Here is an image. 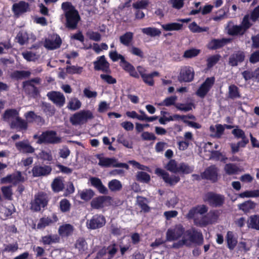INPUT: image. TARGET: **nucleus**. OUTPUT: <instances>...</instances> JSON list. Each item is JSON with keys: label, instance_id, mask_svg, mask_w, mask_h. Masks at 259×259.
<instances>
[{"label": "nucleus", "instance_id": "f257e3e1", "mask_svg": "<svg viewBox=\"0 0 259 259\" xmlns=\"http://www.w3.org/2000/svg\"><path fill=\"white\" fill-rule=\"evenodd\" d=\"M183 238L174 243L172 247L174 248H180L183 246H190L192 243H196L201 244L203 242L202 234L196 230H189L186 231Z\"/></svg>", "mask_w": 259, "mask_h": 259}, {"label": "nucleus", "instance_id": "f03ea898", "mask_svg": "<svg viewBox=\"0 0 259 259\" xmlns=\"http://www.w3.org/2000/svg\"><path fill=\"white\" fill-rule=\"evenodd\" d=\"M61 7L66 19V27L71 29H75L80 18L78 12L69 2L63 3Z\"/></svg>", "mask_w": 259, "mask_h": 259}, {"label": "nucleus", "instance_id": "7ed1b4c3", "mask_svg": "<svg viewBox=\"0 0 259 259\" xmlns=\"http://www.w3.org/2000/svg\"><path fill=\"white\" fill-rule=\"evenodd\" d=\"M94 118L93 113L91 110H82L72 115L70 120L73 125H82Z\"/></svg>", "mask_w": 259, "mask_h": 259}, {"label": "nucleus", "instance_id": "20e7f679", "mask_svg": "<svg viewBox=\"0 0 259 259\" xmlns=\"http://www.w3.org/2000/svg\"><path fill=\"white\" fill-rule=\"evenodd\" d=\"M183 225L178 224L169 228L166 233V239L168 241H173L183 238L186 233Z\"/></svg>", "mask_w": 259, "mask_h": 259}, {"label": "nucleus", "instance_id": "39448f33", "mask_svg": "<svg viewBox=\"0 0 259 259\" xmlns=\"http://www.w3.org/2000/svg\"><path fill=\"white\" fill-rule=\"evenodd\" d=\"M48 203L47 197L44 193H38L34 196V200L31 202V208L32 210L38 211L41 208L45 207Z\"/></svg>", "mask_w": 259, "mask_h": 259}, {"label": "nucleus", "instance_id": "423d86ee", "mask_svg": "<svg viewBox=\"0 0 259 259\" xmlns=\"http://www.w3.org/2000/svg\"><path fill=\"white\" fill-rule=\"evenodd\" d=\"M91 204L93 208L99 209L105 206L113 205V200L110 196H100L94 198L92 201Z\"/></svg>", "mask_w": 259, "mask_h": 259}, {"label": "nucleus", "instance_id": "0eeeda50", "mask_svg": "<svg viewBox=\"0 0 259 259\" xmlns=\"http://www.w3.org/2000/svg\"><path fill=\"white\" fill-rule=\"evenodd\" d=\"M99 165L103 167H124L129 168L126 163H119L115 158L101 157L99 158Z\"/></svg>", "mask_w": 259, "mask_h": 259}, {"label": "nucleus", "instance_id": "6e6552de", "mask_svg": "<svg viewBox=\"0 0 259 259\" xmlns=\"http://www.w3.org/2000/svg\"><path fill=\"white\" fill-rule=\"evenodd\" d=\"M214 77L207 78L196 91L197 96L200 98H204L214 84Z\"/></svg>", "mask_w": 259, "mask_h": 259}, {"label": "nucleus", "instance_id": "1a4fd4ad", "mask_svg": "<svg viewBox=\"0 0 259 259\" xmlns=\"http://www.w3.org/2000/svg\"><path fill=\"white\" fill-rule=\"evenodd\" d=\"M61 142V138L57 137L56 133L53 131H48L43 133L39 137L37 143H59Z\"/></svg>", "mask_w": 259, "mask_h": 259}, {"label": "nucleus", "instance_id": "9d476101", "mask_svg": "<svg viewBox=\"0 0 259 259\" xmlns=\"http://www.w3.org/2000/svg\"><path fill=\"white\" fill-rule=\"evenodd\" d=\"M155 172L158 176L161 177L166 183L171 186L176 185L180 180L179 176L176 175L170 176L165 170L159 168H157Z\"/></svg>", "mask_w": 259, "mask_h": 259}, {"label": "nucleus", "instance_id": "9b49d317", "mask_svg": "<svg viewBox=\"0 0 259 259\" xmlns=\"http://www.w3.org/2000/svg\"><path fill=\"white\" fill-rule=\"evenodd\" d=\"M220 215L219 211H210L207 214L202 217L200 221H195V224L201 226L215 223Z\"/></svg>", "mask_w": 259, "mask_h": 259}, {"label": "nucleus", "instance_id": "f8f14e48", "mask_svg": "<svg viewBox=\"0 0 259 259\" xmlns=\"http://www.w3.org/2000/svg\"><path fill=\"white\" fill-rule=\"evenodd\" d=\"M106 220L105 218L101 215H95L93 218L88 220L86 225L88 229H96L102 227L105 225Z\"/></svg>", "mask_w": 259, "mask_h": 259}, {"label": "nucleus", "instance_id": "ddd939ff", "mask_svg": "<svg viewBox=\"0 0 259 259\" xmlns=\"http://www.w3.org/2000/svg\"><path fill=\"white\" fill-rule=\"evenodd\" d=\"M205 201L213 206H221L224 201V197L222 195L212 193H207L204 198Z\"/></svg>", "mask_w": 259, "mask_h": 259}, {"label": "nucleus", "instance_id": "4468645a", "mask_svg": "<svg viewBox=\"0 0 259 259\" xmlns=\"http://www.w3.org/2000/svg\"><path fill=\"white\" fill-rule=\"evenodd\" d=\"M137 70L141 75L143 81L150 86L154 85V80L153 78L155 76H158L159 75V73L157 71H154L151 73L146 74L145 73V69L140 66L137 67Z\"/></svg>", "mask_w": 259, "mask_h": 259}, {"label": "nucleus", "instance_id": "2eb2a0df", "mask_svg": "<svg viewBox=\"0 0 259 259\" xmlns=\"http://www.w3.org/2000/svg\"><path fill=\"white\" fill-rule=\"evenodd\" d=\"M115 245L110 246L102 249L97 254V259H111L117 252Z\"/></svg>", "mask_w": 259, "mask_h": 259}, {"label": "nucleus", "instance_id": "dca6fc26", "mask_svg": "<svg viewBox=\"0 0 259 259\" xmlns=\"http://www.w3.org/2000/svg\"><path fill=\"white\" fill-rule=\"evenodd\" d=\"M12 10L16 16H20L30 11L29 4L24 1H20L19 3H15L12 8Z\"/></svg>", "mask_w": 259, "mask_h": 259}, {"label": "nucleus", "instance_id": "f3484780", "mask_svg": "<svg viewBox=\"0 0 259 259\" xmlns=\"http://www.w3.org/2000/svg\"><path fill=\"white\" fill-rule=\"evenodd\" d=\"M47 96L56 105L62 107L65 102V98L63 94L58 92H51L47 94Z\"/></svg>", "mask_w": 259, "mask_h": 259}, {"label": "nucleus", "instance_id": "a211bd4d", "mask_svg": "<svg viewBox=\"0 0 259 259\" xmlns=\"http://www.w3.org/2000/svg\"><path fill=\"white\" fill-rule=\"evenodd\" d=\"M194 76V69L190 67H185L181 70L179 80L185 82H190L193 79Z\"/></svg>", "mask_w": 259, "mask_h": 259}, {"label": "nucleus", "instance_id": "6ab92c4d", "mask_svg": "<svg viewBox=\"0 0 259 259\" xmlns=\"http://www.w3.org/2000/svg\"><path fill=\"white\" fill-rule=\"evenodd\" d=\"M61 44L60 37L58 35L54 34L46 40L44 46L48 49L54 50L58 48Z\"/></svg>", "mask_w": 259, "mask_h": 259}, {"label": "nucleus", "instance_id": "aec40b11", "mask_svg": "<svg viewBox=\"0 0 259 259\" xmlns=\"http://www.w3.org/2000/svg\"><path fill=\"white\" fill-rule=\"evenodd\" d=\"M51 171L52 168L49 165H35L32 169V175L35 177L48 175Z\"/></svg>", "mask_w": 259, "mask_h": 259}, {"label": "nucleus", "instance_id": "412c9836", "mask_svg": "<svg viewBox=\"0 0 259 259\" xmlns=\"http://www.w3.org/2000/svg\"><path fill=\"white\" fill-rule=\"evenodd\" d=\"M15 146L17 149L21 152L32 153L34 151V149L30 145L27 141L17 142L15 144Z\"/></svg>", "mask_w": 259, "mask_h": 259}, {"label": "nucleus", "instance_id": "4be33fe9", "mask_svg": "<svg viewBox=\"0 0 259 259\" xmlns=\"http://www.w3.org/2000/svg\"><path fill=\"white\" fill-rule=\"evenodd\" d=\"M244 57V54L243 52H235L230 57L229 64L232 66H236L238 65V63L243 61Z\"/></svg>", "mask_w": 259, "mask_h": 259}, {"label": "nucleus", "instance_id": "5701e85b", "mask_svg": "<svg viewBox=\"0 0 259 259\" xmlns=\"http://www.w3.org/2000/svg\"><path fill=\"white\" fill-rule=\"evenodd\" d=\"M201 176L203 178L214 182L217 180V169L214 166H210L202 174Z\"/></svg>", "mask_w": 259, "mask_h": 259}, {"label": "nucleus", "instance_id": "b1692460", "mask_svg": "<svg viewBox=\"0 0 259 259\" xmlns=\"http://www.w3.org/2000/svg\"><path fill=\"white\" fill-rule=\"evenodd\" d=\"M94 68L96 70H102L107 72L109 69V64L106 61L104 56L99 57L97 61L94 62Z\"/></svg>", "mask_w": 259, "mask_h": 259}, {"label": "nucleus", "instance_id": "393cba45", "mask_svg": "<svg viewBox=\"0 0 259 259\" xmlns=\"http://www.w3.org/2000/svg\"><path fill=\"white\" fill-rule=\"evenodd\" d=\"M230 40L231 39L228 38L214 39L209 42L208 48L211 50L218 49L229 43Z\"/></svg>", "mask_w": 259, "mask_h": 259}, {"label": "nucleus", "instance_id": "a878e982", "mask_svg": "<svg viewBox=\"0 0 259 259\" xmlns=\"http://www.w3.org/2000/svg\"><path fill=\"white\" fill-rule=\"evenodd\" d=\"M18 117V112L15 109L7 110L3 115V118L4 120L10 122L12 126V121H15Z\"/></svg>", "mask_w": 259, "mask_h": 259}, {"label": "nucleus", "instance_id": "bb28decb", "mask_svg": "<svg viewBox=\"0 0 259 259\" xmlns=\"http://www.w3.org/2000/svg\"><path fill=\"white\" fill-rule=\"evenodd\" d=\"M246 224L249 228L259 230V215L253 214L249 216Z\"/></svg>", "mask_w": 259, "mask_h": 259}, {"label": "nucleus", "instance_id": "cd10ccee", "mask_svg": "<svg viewBox=\"0 0 259 259\" xmlns=\"http://www.w3.org/2000/svg\"><path fill=\"white\" fill-rule=\"evenodd\" d=\"M74 230L73 227L69 224L60 226L58 229L59 234L62 237H66L72 235Z\"/></svg>", "mask_w": 259, "mask_h": 259}, {"label": "nucleus", "instance_id": "c85d7f7f", "mask_svg": "<svg viewBox=\"0 0 259 259\" xmlns=\"http://www.w3.org/2000/svg\"><path fill=\"white\" fill-rule=\"evenodd\" d=\"M232 134L234 136L235 138L237 139H241L240 142H244L247 143H248V139L246 137L244 132L238 126L235 127L232 131Z\"/></svg>", "mask_w": 259, "mask_h": 259}, {"label": "nucleus", "instance_id": "c756f323", "mask_svg": "<svg viewBox=\"0 0 259 259\" xmlns=\"http://www.w3.org/2000/svg\"><path fill=\"white\" fill-rule=\"evenodd\" d=\"M90 182L92 185L95 186L99 190V191L102 194H106L107 193V188L102 184L101 181L97 178H91Z\"/></svg>", "mask_w": 259, "mask_h": 259}, {"label": "nucleus", "instance_id": "7c9ffc66", "mask_svg": "<svg viewBox=\"0 0 259 259\" xmlns=\"http://www.w3.org/2000/svg\"><path fill=\"white\" fill-rule=\"evenodd\" d=\"M255 206L256 204L250 200L245 201L238 205L239 209L245 213L250 212L251 210L253 209L255 207Z\"/></svg>", "mask_w": 259, "mask_h": 259}, {"label": "nucleus", "instance_id": "2f4dec72", "mask_svg": "<svg viewBox=\"0 0 259 259\" xmlns=\"http://www.w3.org/2000/svg\"><path fill=\"white\" fill-rule=\"evenodd\" d=\"M179 199L176 194L173 192L167 194V199L165 205L169 208H174L178 204Z\"/></svg>", "mask_w": 259, "mask_h": 259}, {"label": "nucleus", "instance_id": "473e14b6", "mask_svg": "<svg viewBox=\"0 0 259 259\" xmlns=\"http://www.w3.org/2000/svg\"><path fill=\"white\" fill-rule=\"evenodd\" d=\"M81 106V102L76 98H71L68 102L67 107L72 111L78 110Z\"/></svg>", "mask_w": 259, "mask_h": 259}, {"label": "nucleus", "instance_id": "72a5a7b5", "mask_svg": "<svg viewBox=\"0 0 259 259\" xmlns=\"http://www.w3.org/2000/svg\"><path fill=\"white\" fill-rule=\"evenodd\" d=\"M162 28L165 31H178L182 28L183 24L173 22L161 25Z\"/></svg>", "mask_w": 259, "mask_h": 259}, {"label": "nucleus", "instance_id": "f704fd0d", "mask_svg": "<svg viewBox=\"0 0 259 259\" xmlns=\"http://www.w3.org/2000/svg\"><path fill=\"white\" fill-rule=\"evenodd\" d=\"M137 202L143 211L148 212L150 210V207L148 205V201L146 198L138 196L137 198Z\"/></svg>", "mask_w": 259, "mask_h": 259}, {"label": "nucleus", "instance_id": "c9c22d12", "mask_svg": "<svg viewBox=\"0 0 259 259\" xmlns=\"http://www.w3.org/2000/svg\"><path fill=\"white\" fill-rule=\"evenodd\" d=\"M252 240L244 239L239 243L238 247L240 250L246 252L250 250L252 246Z\"/></svg>", "mask_w": 259, "mask_h": 259}, {"label": "nucleus", "instance_id": "e433bc0d", "mask_svg": "<svg viewBox=\"0 0 259 259\" xmlns=\"http://www.w3.org/2000/svg\"><path fill=\"white\" fill-rule=\"evenodd\" d=\"M133 38V33L131 32H127L120 36L119 40L121 44L125 46H128L130 45Z\"/></svg>", "mask_w": 259, "mask_h": 259}, {"label": "nucleus", "instance_id": "4c0bfd02", "mask_svg": "<svg viewBox=\"0 0 259 259\" xmlns=\"http://www.w3.org/2000/svg\"><path fill=\"white\" fill-rule=\"evenodd\" d=\"M11 127L25 130L27 129V124L25 121L18 116L15 122L12 121Z\"/></svg>", "mask_w": 259, "mask_h": 259}, {"label": "nucleus", "instance_id": "58836bf2", "mask_svg": "<svg viewBox=\"0 0 259 259\" xmlns=\"http://www.w3.org/2000/svg\"><path fill=\"white\" fill-rule=\"evenodd\" d=\"M188 28L190 31L193 33H201L202 32L207 31L209 29V28L207 27H200L195 22L190 23L188 26Z\"/></svg>", "mask_w": 259, "mask_h": 259}, {"label": "nucleus", "instance_id": "ea45409f", "mask_svg": "<svg viewBox=\"0 0 259 259\" xmlns=\"http://www.w3.org/2000/svg\"><path fill=\"white\" fill-rule=\"evenodd\" d=\"M228 246L230 249H233L237 244V240L234 238L232 232H228L227 235Z\"/></svg>", "mask_w": 259, "mask_h": 259}, {"label": "nucleus", "instance_id": "a19ab883", "mask_svg": "<svg viewBox=\"0 0 259 259\" xmlns=\"http://www.w3.org/2000/svg\"><path fill=\"white\" fill-rule=\"evenodd\" d=\"M178 172L183 174H188L191 173L193 170V167L188 165L185 163H180L179 164Z\"/></svg>", "mask_w": 259, "mask_h": 259}, {"label": "nucleus", "instance_id": "79ce46f5", "mask_svg": "<svg viewBox=\"0 0 259 259\" xmlns=\"http://www.w3.org/2000/svg\"><path fill=\"white\" fill-rule=\"evenodd\" d=\"M142 31L144 33L152 37L159 36L161 33L158 29L154 27L144 28Z\"/></svg>", "mask_w": 259, "mask_h": 259}, {"label": "nucleus", "instance_id": "37998d69", "mask_svg": "<svg viewBox=\"0 0 259 259\" xmlns=\"http://www.w3.org/2000/svg\"><path fill=\"white\" fill-rule=\"evenodd\" d=\"M108 187L111 191H118L121 189L122 184L119 181L114 179L108 183Z\"/></svg>", "mask_w": 259, "mask_h": 259}, {"label": "nucleus", "instance_id": "c03bdc74", "mask_svg": "<svg viewBox=\"0 0 259 259\" xmlns=\"http://www.w3.org/2000/svg\"><path fill=\"white\" fill-rule=\"evenodd\" d=\"M209 129L210 131H213L214 130H216V132L213 134L212 137L219 138L223 134L225 128L222 125L218 124L214 126H210Z\"/></svg>", "mask_w": 259, "mask_h": 259}, {"label": "nucleus", "instance_id": "a18cd8bd", "mask_svg": "<svg viewBox=\"0 0 259 259\" xmlns=\"http://www.w3.org/2000/svg\"><path fill=\"white\" fill-rule=\"evenodd\" d=\"M79 194L81 199L88 201L94 196V193L91 189H85L79 192Z\"/></svg>", "mask_w": 259, "mask_h": 259}, {"label": "nucleus", "instance_id": "49530a36", "mask_svg": "<svg viewBox=\"0 0 259 259\" xmlns=\"http://www.w3.org/2000/svg\"><path fill=\"white\" fill-rule=\"evenodd\" d=\"M239 169L238 167L234 164H226L224 167V170L226 174L228 175H233L236 174Z\"/></svg>", "mask_w": 259, "mask_h": 259}, {"label": "nucleus", "instance_id": "de8ad7c7", "mask_svg": "<svg viewBox=\"0 0 259 259\" xmlns=\"http://www.w3.org/2000/svg\"><path fill=\"white\" fill-rule=\"evenodd\" d=\"M59 238L57 235H48L42 237L41 241L44 244H51L53 243H57L59 241Z\"/></svg>", "mask_w": 259, "mask_h": 259}, {"label": "nucleus", "instance_id": "09e8293b", "mask_svg": "<svg viewBox=\"0 0 259 259\" xmlns=\"http://www.w3.org/2000/svg\"><path fill=\"white\" fill-rule=\"evenodd\" d=\"M16 39L20 45H23L28 41V34L26 31H21L17 34Z\"/></svg>", "mask_w": 259, "mask_h": 259}, {"label": "nucleus", "instance_id": "8fccbe9b", "mask_svg": "<svg viewBox=\"0 0 259 259\" xmlns=\"http://www.w3.org/2000/svg\"><path fill=\"white\" fill-rule=\"evenodd\" d=\"M239 196L241 198H249L256 197L259 196V190H250L246 191L239 194Z\"/></svg>", "mask_w": 259, "mask_h": 259}, {"label": "nucleus", "instance_id": "3c124183", "mask_svg": "<svg viewBox=\"0 0 259 259\" xmlns=\"http://www.w3.org/2000/svg\"><path fill=\"white\" fill-rule=\"evenodd\" d=\"M245 31L241 25H234L228 30V33L231 35L242 34Z\"/></svg>", "mask_w": 259, "mask_h": 259}, {"label": "nucleus", "instance_id": "603ef678", "mask_svg": "<svg viewBox=\"0 0 259 259\" xmlns=\"http://www.w3.org/2000/svg\"><path fill=\"white\" fill-rule=\"evenodd\" d=\"M52 187L54 191L59 192L63 189L64 185L62 181L59 178H57L54 180Z\"/></svg>", "mask_w": 259, "mask_h": 259}, {"label": "nucleus", "instance_id": "864d4df0", "mask_svg": "<svg viewBox=\"0 0 259 259\" xmlns=\"http://www.w3.org/2000/svg\"><path fill=\"white\" fill-rule=\"evenodd\" d=\"M117 141L118 143L122 144L128 148H132V144L127 141L125 138L123 133H119L117 136Z\"/></svg>", "mask_w": 259, "mask_h": 259}, {"label": "nucleus", "instance_id": "5fc2aeb1", "mask_svg": "<svg viewBox=\"0 0 259 259\" xmlns=\"http://www.w3.org/2000/svg\"><path fill=\"white\" fill-rule=\"evenodd\" d=\"M179 164L174 160H170L166 166V168L174 173H178L179 169Z\"/></svg>", "mask_w": 259, "mask_h": 259}, {"label": "nucleus", "instance_id": "6e6d98bb", "mask_svg": "<svg viewBox=\"0 0 259 259\" xmlns=\"http://www.w3.org/2000/svg\"><path fill=\"white\" fill-rule=\"evenodd\" d=\"M136 177L138 181L143 183H148L150 180L149 175L143 171H138Z\"/></svg>", "mask_w": 259, "mask_h": 259}, {"label": "nucleus", "instance_id": "4d7b16f0", "mask_svg": "<svg viewBox=\"0 0 259 259\" xmlns=\"http://www.w3.org/2000/svg\"><path fill=\"white\" fill-rule=\"evenodd\" d=\"M11 177L12 183L14 185L24 181V178L22 176L21 173L20 171H17L16 173L11 175Z\"/></svg>", "mask_w": 259, "mask_h": 259}, {"label": "nucleus", "instance_id": "13d9d810", "mask_svg": "<svg viewBox=\"0 0 259 259\" xmlns=\"http://www.w3.org/2000/svg\"><path fill=\"white\" fill-rule=\"evenodd\" d=\"M149 4L148 0H140L133 4V7L136 9H146Z\"/></svg>", "mask_w": 259, "mask_h": 259}, {"label": "nucleus", "instance_id": "bf43d9fd", "mask_svg": "<svg viewBox=\"0 0 259 259\" xmlns=\"http://www.w3.org/2000/svg\"><path fill=\"white\" fill-rule=\"evenodd\" d=\"M75 247L80 253H83L87 249V244L83 240H78L76 243Z\"/></svg>", "mask_w": 259, "mask_h": 259}, {"label": "nucleus", "instance_id": "052dcab7", "mask_svg": "<svg viewBox=\"0 0 259 259\" xmlns=\"http://www.w3.org/2000/svg\"><path fill=\"white\" fill-rule=\"evenodd\" d=\"M52 223V221L51 219L48 218H44L41 219L37 225V229H43L46 227L49 226Z\"/></svg>", "mask_w": 259, "mask_h": 259}, {"label": "nucleus", "instance_id": "680f3d73", "mask_svg": "<svg viewBox=\"0 0 259 259\" xmlns=\"http://www.w3.org/2000/svg\"><path fill=\"white\" fill-rule=\"evenodd\" d=\"M22 55L24 58L28 61H35L38 59V56L30 51L23 52Z\"/></svg>", "mask_w": 259, "mask_h": 259}, {"label": "nucleus", "instance_id": "e2e57ef3", "mask_svg": "<svg viewBox=\"0 0 259 259\" xmlns=\"http://www.w3.org/2000/svg\"><path fill=\"white\" fill-rule=\"evenodd\" d=\"M177 97L176 96H171L165 99L162 102L160 103L158 105L160 106H169L175 105Z\"/></svg>", "mask_w": 259, "mask_h": 259}, {"label": "nucleus", "instance_id": "0e129e2a", "mask_svg": "<svg viewBox=\"0 0 259 259\" xmlns=\"http://www.w3.org/2000/svg\"><path fill=\"white\" fill-rule=\"evenodd\" d=\"M200 52V50L196 49H191L186 50L184 54V57L186 58H191L197 56Z\"/></svg>", "mask_w": 259, "mask_h": 259}, {"label": "nucleus", "instance_id": "69168bd1", "mask_svg": "<svg viewBox=\"0 0 259 259\" xmlns=\"http://www.w3.org/2000/svg\"><path fill=\"white\" fill-rule=\"evenodd\" d=\"M247 143L244 142H238L237 143H231L230 146L231 151L233 153H235L239 151L240 148L245 147Z\"/></svg>", "mask_w": 259, "mask_h": 259}, {"label": "nucleus", "instance_id": "338daca9", "mask_svg": "<svg viewBox=\"0 0 259 259\" xmlns=\"http://www.w3.org/2000/svg\"><path fill=\"white\" fill-rule=\"evenodd\" d=\"M71 207L69 201L66 199H63L60 202V208L62 212L69 211Z\"/></svg>", "mask_w": 259, "mask_h": 259}, {"label": "nucleus", "instance_id": "774afa93", "mask_svg": "<svg viewBox=\"0 0 259 259\" xmlns=\"http://www.w3.org/2000/svg\"><path fill=\"white\" fill-rule=\"evenodd\" d=\"M210 158L225 162L227 158L219 151H211Z\"/></svg>", "mask_w": 259, "mask_h": 259}]
</instances>
